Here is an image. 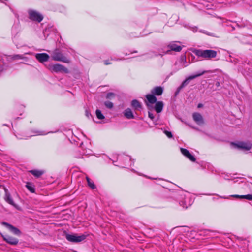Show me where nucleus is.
Returning <instances> with one entry per match:
<instances>
[{"instance_id":"30","label":"nucleus","mask_w":252,"mask_h":252,"mask_svg":"<svg viewBox=\"0 0 252 252\" xmlns=\"http://www.w3.org/2000/svg\"><path fill=\"white\" fill-rule=\"evenodd\" d=\"M113 95H114V94L113 93H108L107 94V98H110L111 97L113 96Z\"/></svg>"},{"instance_id":"2","label":"nucleus","mask_w":252,"mask_h":252,"mask_svg":"<svg viewBox=\"0 0 252 252\" xmlns=\"http://www.w3.org/2000/svg\"><path fill=\"white\" fill-rule=\"evenodd\" d=\"M195 53L198 57H201L207 60L215 58L217 56L216 51L212 50H199L195 51Z\"/></svg>"},{"instance_id":"11","label":"nucleus","mask_w":252,"mask_h":252,"mask_svg":"<svg viewBox=\"0 0 252 252\" xmlns=\"http://www.w3.org/2000/svg\"><path fill=\"white\" fill-rule=\"evenodd\" d=\"M181 152L183 155L187 157L191 161L194 162L195 158L189 153L187 149L184 148H180Z\"/></svg>"},{"instance_id":"5","label":"nucleus","mask_w":252,"mask_h":252,"mask_svg":"<svg viewBox=\"0 0 252 252\" xmlns=\"http://www.w3.org/2000/svg\"><path fill=\"white\" fill-rule=\"evenodd\" d=\"M232 145L235 148H238L244 151H248L251 149L252 144L250 142L239 141Z\"/></svg>"},{"instance_id":"21","label":"nucleus","mask_w":252,"mask_h":252,"mask_svg":"<svg viewBox=\"0 0 252 252\" xmlns=\"http://www.w3.org/2000/svg\"><path fill=\"white\" fill-rule=\"evenodd\" d=\"M96 115L97 118L101 120V119H103L104 118V116L102 115L101 111L98 109H97L96 110Z\"/></svg>"},{"instance_id":"18","label":"nucleus","mask_w":252,"mask_h":252,"mask_svg":"<svg viewBox=\"0 0 252 252\" xmlns=\"http://www.w3.org/2000/svg\"><path fill=\"white\" fill-rule=\"evenodd\" d=\"M233 197L239 198L241 199H246L248 200H252V195H235L233 196Z\"/></svg>"},{"instance_id":"29","label":"nucleus","mask_w":252,"mask_h":252,"mask_svg":"<svg viewBox=\"0 0 252 252\" xmlns=\"http://www.w3.org/2000/svg\"><path fill=\"white\" fill-rule=\"evenodd\" d=\"M148 115H149V117L151 119V120H153L154 118V115L152 114V112H149V113H148Z\"/></svg>"},{"instance_id":"17","label":"nucleus","mask_w":252,"mask_h":252,"mask_svg":"<svg viewBox=\"0 0 252 252\" xmlns=\"http://www.w3.org/2000/svg\"><path fill=\"white\" fill-rule=\"evenodd\" d=\"M170 48L171 50L179 52L181 50V46L176 44H172L170 45Z\"/></svg>"},{"instance_id":"28","label":"nucleus","mask_w":252,"mask_h":252,"mask_svg":"<svg viewBox=\"0 0 252 252\" xmlns=\"http://www.w3.org/2000/svg\"><path fill=\"white\" fill-rule=\"evenodd\" d=\"M164 133L169 138L172 137V135L170 132L165 131Z\"/></svg>"},{"instance_id":"6","label":"nucleus","mask_w":252,"mask_h":252,"mask_svg":"<svg viewBox=\"0 0 252 252\" xmlns=\"http://www.w3.org/2000/svg\"><path fill=\"white\" fill-rule=\"evenodd\" d=\"M28 13L29 18L33 21H36L39 22L43 19L42 15L35 10L30 9L28 11Z\"/></svg>"},{"instance_id":"14","label":"nucleus","mask_w":252,"mask_h":252,"mask_svg":"<svg viewBox=\"0 0 252 252\" xmlns=\"http://www.w3.org/2000/svg\"><path fill=\"white\" fill-rule=\"evenodd\" d=\"M4 190L5 192V200L9 204L15 206V204L14 203L13 201L12 200V198H11L10 194L8 192V190L6 188H4Z\"/></svg>"},{"instance_id":"19","label":"nucleus","mask_w":252,"mask_h":252,"mask_svg":"<svg viewBox=\"0 0 252 252\" xmlns=\"http://www.w3.org/2000/svg\"><path fill=\"white\" fill-rule=\"evenodd\" d=\"M132 105L136 110H139L141 108L140 103L137 100H133Z\"/></svg>"},{"instance_id":"33","label":"nucleus","mask_w":252,"mask_h":252,"mask_svg":"<svg viewBox=\"0 0 252 252\" xmlns=\"http://www.w3.org/2000/svg\"><path fill=\"white\" fill-rule=\"evenodd\" d=\"M202 106V104H198V108H200V107H201Z\"/></svg>"},{"instance_id":"32","label":"nucleus","mask_w":252,"mask_h":252,"mask_svg":"<svg viewBox=\"0 0 252 252\" xmlns=\"http://www.w3.org/2000/svg\"><path fill=\"white\" fill-rule=\"evenodd\" d=\"M181 68V67H177V68H176V69H175V71H176L179 70Z\"/></svg>"},{"instance_id":"7","label":"nucleus","mask_w":252,"mask_h":252,"mask_svg":"<svg viewBox=\"0 0 252 252\" xmlns=\"http://www.w3.org/2000/svg\"><path fill=\"white\" fill-rule=\"evenodd\" d=\"M207 72V71H203L202 72H201L200 73H198V74H197L196 75H191V76H190L188 77L187 78H186V80H185L182 82V83L181 85V86L178 88L177 92H179L180 91V90H181L183 88H184L186 85H187L189 83V81L191 80L195 79V78H196L197 77L200 76L202 75L203 74H204L205 73H206Z\"/></svg>"},{"instance_id":"35","label":"nucleus","mask_w":252,"mask_h":252,"mask_svg":"<svg viewBox=\"0 0 252 252\" xmlns=\"http://www.w3.org/2000/svg\"><path fill=\"white\" fill-rule=\"evenodd\" d=\"M181 205H182V206H183V207L186 208H187L188 207L187 206H183V204H181Z\"/></svg>"},{"instance_id":"24","label":"nucleus","mask_w":252,"mask_h":252,"mask_svg":"<svg viewBox=\"0 0 252 252\" xmlns=\"http://www.w3.org/2000/svg\"><path fill=\"white\" fill-rule=\"evenodd\" d=\"M31 172L33 175L36 177H39L43 173L42 171L38 170H32Z\"/></svg>"},{"instance_id":"23","label":"nucleus","mask_w":252,"mask_h":252,"mask_svg":"<svg viewBox=\"0 0 252 252\" xmlns=\"http://www.w3.org/2000/svg\"><path fill=\"white\" fill-rule=\"evenodd\" d=\"M182 66L181 67H185L188 65V64L186 63V58L185 56H182L181 58Z\"/></svg>"},{"instance_id":"10","label":"nucleus","mask_w":252,"mask_h":252,"mask_svg":"<svg viewBox=\"0 0 252 252\" xmlns=\"http://www.w3.org/2000/svg\"><path fill=\"white\" fill-rule=\"evenodd\" d=\"M2 237L6 242L11 245H16L18 242V240L13 237L8 235L3 236Z\"/></svg>"},{"instance_id":"8","label":"nucleus","mask_w":252,"mask_h":252,"mask_svg":"<svg viewBox=\"0 0 252 252\" xmlns=\"http://www.w3.org/2000/svg\"><path fill=\"white\" fill-rule=\"evenodd\" d=\"M66 239L71 242H79L85 239V236L84 235H78L77 234H67Z\"/></svg>"},{"instance_id":"3","label":"nucleus","mask_w":252,"mask_h":252,"mask_svg":"<svg viewBox=\"0 0 252 252\" xmlns=\"http://www.w3.org/2000/svg\"><path fill=\"white\" fill-rule=\"evenodd\" d=\"M47 68L52 72L64 73H68V70L66 67L59 64H50L48 65Z\"/></svg>"},{"instance_id":"13","label":"nucleus","mask_w":252,"mask_h":252,"mask_svg":"<svg viewBox=\"0 0 252 252\" xmlns=\"http://www.w3.org/2000/svg\"><path fill=\"white\" fill-rule=\"evenodd\" d=\"M2 224L6 226L9 229V230L14 234L17 235H19L20 234V230L14 226L8 224L6 222H3Z\"/></svg>"},{"instance_id":"27","label":"nucleus","mask_w":252,"mask_h":252,"mask_svg":"<svg viewBox=\"0 0 252 252\" xmlns=\"http://www.w3.org/2000/svg\"><path fill=\"white\" fill-rule=\"evenodd\" d=\"M35 133L37 135H44L47 134L43 131H37L35 132Z\"/></svg>"},{"instance_id":"31","label":"nucleus","mask_w":252,"mask_h":252,"mask_svg":"<svg viewBox=\"0 0 252 252\" xmlns=\"http://www.w3.org/2000/svg\"><path fill=\"white\" fill-rule=\"evenodd\" d=\"M104 63L105 65L111 64V63L109 60H105L104 61Z\"/></svg>"},{"instance_id":"25","label":"nucleus","mask_w":252,"mask_h":252,"mask_svg":"<svg viewBox=\"0 0 252 252\" xmlns=\"http://www.w3.org/2000/svg\"><path fill=\"white\" fill-rule=\"evenodd\" d=\"M11 58L13 60H18V59H23L24 57L20 55H14L11 56Z\"/></svg>"},{"instance_id":"26","label":"nucleus","mask_w":252,"mask_h":252,"mask_svg":"<svg viewBox=\"0 0 252 252\" xmlns=\"http://www.w3.org/2000/svg\"><path fill=\"white\" fill-rule=\"evenodd\" d=\"M104 105L106 107L110 108V109L112 108L113 106V103L110 101H106L104 103Z\"/></svg>"},{"instance_id":"4","label":"nucleus","mask_w":252,"mask_h":252,"mask_svg":"<svg viewBox=\"0 0 252 252\" xmlns=\"http://www.w3.org/2000/svg\"><path fill=\"white\" fill-rule=\"evenodd\" d=\"M53 60L57 61H62L64 63H68L69 60L64 57L58 50L54 51L51 55Z\"/></svg>"},{"instance_id":"1","label":"nucleus","mask_w":252,"mask_h":252,"mask_svg":"<svg viewBox=\"0 0 252 252\" xmlns=\"http://www.w3.org/2000/svg\"><path fill=\"white\" fill-rule=\"evenodd\" d=\"M146 98L147 100L146 102L150 111L155 109L158 113L161 112L163 106L162 102L158 101L156 102L157 98L153 94H147Z\"/></svg>"},{"instance_id":"15","label":"nucleus","mask_w":252,"mask_h":252,"mask_svg":"<svg viewBox=\"0 0 252 252\" xmlns=\"http://www.w3.org/2000/svg\"><path fill=\"white\" fill-rule=\"evenodd\" d=\"M162 92H163V89L160 87H155L151 91L152 94L158 95H161L162 93Z\"/></svg>"},{"instance_id":"16","label":"nucleus","mask_w":252,"mask_h":252,"mask_svg":"<svg viewBox=\"0 0 252 252\" xmlns=\"http://www.w3.org/2000/svg\"><path fill=\"white\" fill-rule=\"evenodd\" d=\"M124 115L128 119L133 118V113L130 109H127L125 111Z\"/></svg>"},{"instance_id":"34","label":"nucleus","mask_w":252,"mask_h":252,"mask_svg":"<svg viewBox=\"0 0 252 252\" xmlns=\"http://www.w3.org/2000/svg\"><path fill=\"white\" fill-rule=\"evenodd\" d=\"M216 85L217 86H220L219 82H217Z\"/></svg>"},{"instance_id":"22","label":"nucleus","mask_w":252,"mask_h":252,"mask_svg":"<svg viewBox=\"0 0 252 252\" xmlns=\"http://www.w3.org/2000/svg\"><path fill=\"white\" fill-rule=\"evenodd\" d=\"M27 189L32 192H34V189L32 184L28 183L26 185Z\"/></svg>"},{"instance_id":"9","label":"nucleus","mask_w":252,"mask_h":252,"mask_svg":"<svg viewBox=\"0 0 252 252\" xmlns=\"http://www.w3.org/2000/svg\"><path fill=\"white\" fill-rule=\"evenodd\" d=\"M35 57L41 63L47 62L49 58V55L46 53L36 54Z\"/></svg>"},{"instance_id":"12","label":"nucleus","mask_w":252,"mask_h":252,"mask_svg":"<svg viewBox=\"0 0 252 252\" xmlns=\"http://www.w3.org/2000/svg\"><path fill=\"white\" fill-rule=\"evenodd\" d=\"M193 118L194 121L198 125H202L204 123L202 115L198 113H194L193 114Z\"/></svg>"},{"instance_id":"20","label":"nucleus","mask_w":252,"mask_h":252,"mask_svg":"<svg viewBox=\"0 0 252 252\" xmlns=\"http://www.w3.org/2000/svg\"><path fill=\"white\" fill-rule=\"evenodd\" d=\"M86 179L88 186L92 189H94L95 187L94 183L88 177H86Z\"/></svg>"}]
</instances>
